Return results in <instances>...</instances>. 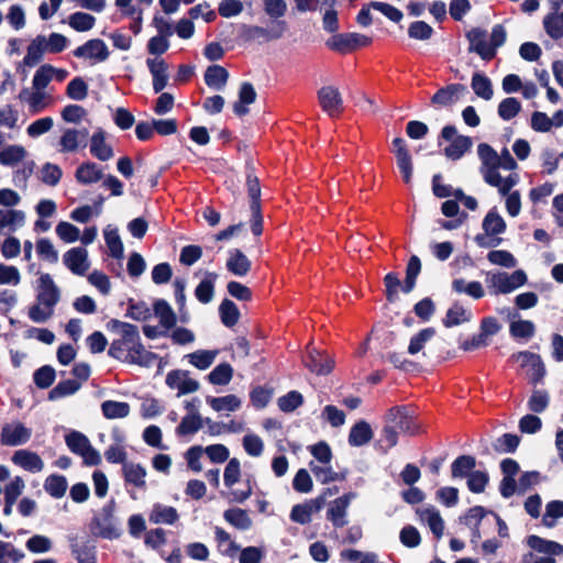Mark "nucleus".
I'll return each instance as SVG.
<instances>
[{
	"mask_svg": "<svg viewBox=\"0 0 563 563\" xmlns=\"http://www.w3.org/2000/svg\"><path fill=\"white\" fill-rule=\"evenodd\" d=\"M229 78L227 69L220 65L209 66L205 73V81L209 88L222 90Z\"/></svg>",
	"mask_w": 563,
	"mask_h": 563,
	"instance_id": "nucleus-40",
	"label": "nucleus"
},
{
	"mask_svg": "<svg viewBox=\"0 0 563 563\" xmlns=\"http://www.w3.org/2000/svg\"><path fill=\"white\" fill-rule=\"evenodd\" d=\"M71 552L78 563H96L95 548L87 543H73Z\"/></svg>",
	"mask_w": 563,
	"mask_h": 563,
	"instance_id": "nucleus-62",
	"label": "nucleus"
},
{
	"mask_svg": "<svg viewBox=\"0 0 563 563\" xmlns=\"http://www.w3.org/2000/svg\"><path fill=\"white\" fill-rule=\"evenodd\" d=\"M471 87L477 97L484 100H490L493 98V85L486 75L482 73H475L472 77Z\"/></svg>",
	"mask_w": 563,
	"mask_h": 563,
	"instance_id": "nucleus-48",
	"label": "nucleus"
},
{
	"mask_svg": "<svg viewBox=\"0 0 563 563\" xmlns=\"http://www.w3.org/2000/svg\"><path fill=\"white\" fill-rule=\"evenodd\" d=\"M95 16L85 12H75L68 18L69 26L78 32H86L91 30L95 25Z\"/></svg>",
	"mask_w": 563,
	"mask_h": 563,
	"instance_id": "nucleus-58",
	"label": "nucleus"
},
{
	"mask_svg": "<svg viewBox=\"0 0 563 563\" xmlns=\"http://www.w3.org/2000/svg\"><path fill=\"white\" fill-rule=\"evenodd\" d=\"M107 329L115 334L108 350V355L120 362L135 364L139 366H152L158 356L146 350L142 344L140 332L136 325L111 319Z\"/></svg>",
	"mask_w": 563,
	"mask_h": 563,
	"instance_id": "nucleus-1",
	"label": "nucleus"
},
{
	"mask_svg": "<svg viewBox=\"0 0 563 563\" xmlns=\"http://www.w3.org/2000/svg\"><path fill=\"white\" fill-rule=\"evenodd\" d=\"M514 358L520 364L530 383L538 384L543 379L545 366L540 355L523 351L514 355Z\"/></svg>",
	"mask_w": 563,
	"mask_h": 563,
	"instance_id": "nucleus-9",
	"label": "nucleus"
},
{
	"mask_svg": "<svg viewBox=\"0 0 563 563\" xmlns=\"http://www.w3.org/2000/svg\"><path fill=\"white\" fill-rule=\"evenodd\" d=\"M219 313L222 323L228 328L234 327L240 318V311L236 305L229 299H224L221 302L219 307Z\"/></svg>",
	"mask_w": 563,
	"mask_h": 563,
	"instance_id": "nucleus-54",
	"label": "nucleus"
},
{
	"mask_svg": "<svg viewBox=\"0 0 563 563\" xmlns=\"http://www.w3.org/2000/svg\"><path fill=\"white\" fill-rule=\"evenodd\" d=\"M305 365L317 375H327L333 369L334 361L317 350H310Z\"/></svg>",
	"mask_w": 563,
	"mask_h": 563,
	"instance_id": "nucleus-25",
	"label": "nucleus"
},
{
	"mask_svg": "<svg viewBox=\"0 0 563 563\" xmlns=\"http://www.w3.org/2000/svg\"><path fill=\"white\" fill-rule=\"evenodd\" d=\"M60 299V290L48 273L40 274L36 287V301L54 307Z\"/></svg>",
	"mask_w": 563,
	"mask_h": 563,
	"instance_id": "nucleus-12",
	"label": "nucleus"
},
{
	"mask_svg": "<svg viewBox=\"0 0 563 563\" xmlns=\"http://www.w3.org/2000/svg\"><path fill=\"white\" fill-rule=\"evenodd\" d=\"M153 309L159 324L170 331L175 327L177 319L169 303L164 299H158L154 302Z\"/></svg>",
	"mask_w": 563,
	"mask_h": 563,
	"instance_id": "nucleus-42",
	"label": "nucleus"
},
{
	"mask_svg": "<svg viewBox=\"0 0 563 563\" xmlns=\"http://www.w3.org/2000/svg\"><path fill=\"white\" fill-rule=\"evenodd\" d=\"M287 30L286 21H276L273 23L272 29L268 31L262 26L257 25H244V37L247 41H253L260 37L269 40H278L280 38Z\"/></svg>",
	"mask_w": 563,
	"mask_h": 563,
	"instance_id": "nucleus-18",
	"label": "nucleus"
},
{
	"mask_svg": "<svg viewBox=\"0 0 563 563\" xmlns=\"http://www.w3.org/2000/svg\"><path fill=\"white\" fill-rule=\"evenodd\" d=\"M218 354L219 350H197L187 354L185 357L194 367L206 371L213 364Z\"/></svg>",
	"mask_w": 563,
	"mask_h": 563,
	"instance_id": "nucleus-37",
	"label": "nucleus"
},
{
	"mask_svg": "<svg viewBox=\"0 0 563 563\" xmlns=\"http://www.w3.org/2000/svg\"><path fill=\"white\" fill-rule=\"evenodd\" d=\"M373 438L371 426L366 421L355 423L349 434V443L352 446H362L368 443Z\"/></svg>",
	"mask_w": 563,
	"mask_h": 563,
	"instance_id": "nucleus-44",
	"label": "nucleus"
},
{
	"mask_svg": "<svg viewBox=\"0 0 563 563\" xmlns=\"http://www.w3.org/2000/svg\"><path fill=\"white\" fill-rule=\"evenodd\" d=\"M92 531L95 534L106 539H114L119 537V529L110 509L104 508L101 517L95 518L92 521Z\"/></svg>",
	"mask_w": 563,
	"mask_h": 563,
	"instance_id": "nucleus-21",
	"label": "nucleus"
},
{
	"mask_svg": "<svg viewBox=\"0 0 563 563\" xmlns=\"http://www.w3.org/2000/svg\"><path fill=\"white\" fill-rule=\"evenodd\" d=\"M465 91L466 87L464 85L451 84L439 89L433 95L431 102L437 107H448L457 102Z\"/></svg>",
	"mask_w": 563,
	"mask_h": 563,
	"instance_id": "nucleus-23",
	"label": "nucleus"
},
{
	"mask_svg": "<svg viewBox=\"0 0 563 563\" xmlns=\"http://www.w3.org/2000/svg\"><path fill=\"white\" fill-rule=\"evenodd\" d=\"M63 263L73 274L84 276L90 267L88 251L81 246L73 247L63 255Z\"/></svg>",
	"mask_w": 563,
	"mask_h": 563,
	"instance_id": "nucleus-15",
	"label": "nucleus"
},
{
	"mask_svg": "<svg viewBox=\"0 0 563 563\" xmlns=\"http://www.w3.org/2000/svg\"><path fill=\"white\" fill-rule=\"evenodd\" d=\"M320 509L318 500H310L306 504L296 505L290 512V519L295 522L305 525L311 521L312 514Z\"/></svg>",
	"mask_w": 563,
	"mask_h": 563,
	"instance_id": "nucleus-45",
	"label": "nucleus"
},
{
	"mask_svg": "<svg viewBox=\"0 0 563 563\" xmlns=\"http://www.w3.org/2000/svg\"><path fill=\"white\" fill-rule=\"evenodd\" d=\"M130 405L124 401L106 400L101 404L102 415L107 419H122L130 415Z\"/></svg>",
	"mask_w": 563,
	"mask_h": 563,
	"instance_id": "nucleus-49",
	"label": "nucleus"
},
{
	"mask_svg": "<svg viewBox=\"0 0 563 563\" xmlns=\"http://www.w3.org/2000/svg\"><path fill=\"white\" fill-rule=\"evenodd\" d=\"M213 533L218 552L223 556H235L236 553L240 551V547L233 540L232 536L219 526H216L213 528Z\"/></svg>",
	"mask_w": 563,
	"mask_h": 563,
	"instance_id": "nucleus-27",
	"label": "nucleus"
},
{
	"mask_svg": "<svg viewBox=\"0 0 563 563\" xmlns=\"http://www.w3.org/2000/svg\"><path fill=\"white\" fill-rule=\"evenodd\" d=\"M506 222L496 208L490 209L483 219L482 228L484 234L475 238L476 243L482 247H493L500 244V238H494L506 231Z\"/></svg>",
	"mask_w": 563,
	"mask_h": 563,
	"instance_id": "nucleus-4",
	"label": "nucleus"
},
{
	"mask_svg": "<svg viewBox=\"0 0 563 563\" xmlns=\"http://www.w3.org/2000/svg\"><path fill=\"white\" fill-rule=\"evenodd\" d=\"M123 477L126 484L144 490L146 488V470L141 464L125 462L122 466Z\"/></svg>",
	"mask_w": 563,
	"mask_h": 563,
	"instance_id": "nucleus-28",
	"label": "nucleus"
},
{
	"mask_svg": "<svg viewBox=\"0 0 563 563\" xmlns=\"http://www.w3.org/2000/svg\"><path fill=\"white\" fill-rule=\"evenodd\" d=\"M80 388V383L74 379H66L59 382L48 395L51 400L59 399L69 395L75 394Z\"/></svg>",
	"mask_w": 563,
	"mask_h": 563,
	"instance_id": "nucleus-59",
	"label": "nucleus"
},
{
	"mask_svg": "<svg viewBox=\"0 0 563 563\" xmlns=\"http://www.w3.org/2000/svg\"><path fill=\"white\" fill-rule=\"evenodd\" d=\"M262 5L265 14L276 21L285 16L288 10L286 0H262Z\"/></svg>",
	"mask_w": 563,
	"mask_h": 563,
	"instance_id": "nucleus-55",
	"label": "nucleus"
},
{
	"mask_svg": "<svg viewBox=\"0 0 563 563\" xmlns=\"http://www.w3.org/2000/svg\"><path fill=\"white\" fill-rule=\"evenodd\" d=\"M233 377V367L229 363L217 365L208 375V380L212 385H228Z\"/></svg>",
	"mask_w": 563,
	"mask_h": 563,
	"instance_id": "nucleus-52",
	"label": "nucleus"
},
{
	"mask_svg": "<svg viewBox=\"0 0 563 563\" xmlns=\"http://www.w3.org/2000/svg\"><path fill=\"white\" fill-rule=\"evenodd\" d=\"M24 553L12 543L0 541V563H19Z\"/></svg>",
	"mask_w": 563,
	"mask_h": 563,
	"instance_id": "nucleus-63",
	"label": "nucleus"
},
{
	"mask_svg": "<svg viewBox=\"0 0 563 563\" xmlns=\"http://www.w3.org/2000/svg\"><path fill=\"white\" fill-rule=\"evenodd\" d=\"M472 319L470 310L460 303H453L446 311L442 322L445 328H452L468 322Z\"/></svg>",
	"mask_w": 563,
	"mask_h": 563,
	"instance_id": "nucleus-43",
	"label": "nucleus"
},
{
	"mask_svg": "<svg viewBox=\"0 0 563 563\" xmlns=\"http://www.w3.org/2000/svg\"><path fill=\"white\" fill-rule=\"evenodd\" d=\"M545 33L554 41L563 37V20L559 11L552 10L543 18Z\"/></svg>",
	"mask_w": 563,
	"mask_h": 563,
	"instance_id": "nucleus-47",
	"label": "nucleus"
},
{
	"mask_svg": "<svg viewBox=\"0 0 563 563\" xmlns=\"http://www.w3.org/2000/svg\"><path fill=\"white\" fill-rule=\"evenodd\" d=\"M372 38L360 33H338L327 40L329 49L340 54H347L357 48L368 46Z\"/></svg>",
	"mask_w": 563,
	"mask_h": 563,
	"instance_id": "nucleus-7",
	"label": "nucleus"
},
{
	"mask_svg": "<svg viewBox=\"0 0 563 563\" xmlns=\"http://www.w3.org/2000/svg\"><path fill=\"white\" fill-rule=\"evenodd\" d=\"M227 268L235 276H245L251 269V261L239 249L229 252Z\"/></svg>",
	"mask_w": 563,
	"mask_h": 563,
	"instance_id": "nucleus-32",
	"label": "nucleus"
},
{
	"mask_svg": "<svg viewBox=\"0 0 563 563\" xmlns=\"http://www.w3.org/2000/svg\"><path fill=\"white\" fill-rule=\"evenodd\" d=\"M441 136L450 142L444 148V154L452 161L462 158L473 146L472 137L459 135L454 125H445L441 131Z\"/></svg>",
	"mask_w": 563,
	"mask_h": 563,
	"instance_id": "nucleus-6",
	"label": "nucleus"
},
{
	"mask_svg": "<svg viewBox=\"0 0 563 563\" xmlns=\"http://www.w3.org/2000/svg\"><path fill=\"white\" fill-rule=\"evenodd\" d=\"M207 404L217 412H234L238 411L241 406V399L235 395H227L222 397H207Z\"/></svg>",
	"mask_w": 563,
	"mask_h": 563,
	"instance_id": "nucleus-36",
	"label": "nucleus"
},
{
	"mask_svg": "<svg viewBox=\"0 0 563 563\" xmlns=\"http://www.w3.org/2000/svg\"><path fill=\"white\" fill-rule=\"evenodd\" d=\"M477 155L481 161L479 173L484 181L497 188L499 195L508 194L519 183L517 173H511L506 177L499 173V169L512 172L518 168L517 162L507 147L497 153L489 144L481 143L477 146Z\"/></svg>",
	"mask_w": 563,
	"mask_h": 563,
	"instance_id": "nucleus-2",
	"label": "nucleus"
},
{
	"mask_svg": "<svg viewBox=\"0 0 563 563\" xmlns=\"http://www.w3.org/2000/svg\"><path fill=\"white\" fill-rule=\"evenodd\" d=\"M146 66L153 77V90L158 93L168 84V65L159 57L147 58Z\"/></svg>",
	"mask_w": 563,
	"mask_h": 563,
	"instance_id": "nucleus-22",
	"label": "nucleus"
},
{
	"mask_svg": "<svg viewBox=\"0 0 563 563\" xmlns=\"http://www.w3.org/2000/svg\"><path fill=\"white\" fill-rule=\"evenodd\" d=\"M467 37L470 40V52H475L484 60H490L495 57V52H493V46H490L489 38L484 30L473 29Z\"/></svg>",
	"mask_w": 563,
	"mask_h": 563,
	"instance_id": "nucleus-19",
	"label": "nucleus"
},
{
	"mask_svg": "<svg viewBox=\"0 0 563 563\" xmlns=\"http://www.w3.org/2000/svg\"><path fill=\"white\" fill-rule=\"evenodd\" d=\"M476 464L475 457L471 455L459 456L451 465V474L453 478L467 477L474 470Z\"/></svg>",
	"mask_w": 563,
	"mask_h": 563,
	"instance_id": "nucleus-50",
	"label": "nucleus"
},
{
	"mask_svg": "<svg viewBox=\"0 0 563 563\" xmlns=\"http://www.w3.org/2000/svg\"><path fill=\"white\" fill-rule=\"evenodd\" d=\"M11 460L15 465L31 473H38L44 468V462L40 455L29 450L15 451Z\"/></svg>",
	"mask_w": 563,
	"mask_h": 563,
	"instance_id": "nucleus-24",
	"label": "nucleus"
},
{
	"mask_svg": "<svg viewBox=\"0 0 563 563\" xmlns=\"http://www.w3.org/2000/svg\"><path fill=\"white\" fill-rule=\"evenodd\" d=\"M309 467L317 478L322 484H327L330 482H334L339 478V475L332 466L329 464H317L316 462L311 461L309 463Z\"/></svg>",
	"mask_w": 563,
	"mask_h": 563,
	"instance_id": "nucleus-57",
	"label": "nucleus"
},
{
	"mask_svg": "<svg viewBox=\"0 0 563 563\" xmlns=\"http://www.w3.org/2000/svg\"><path fill=\"white\" fill-rule=\"evenodd\" d=\"M90 152L96 158L103 162L113 156L111 146L106 143L103 132L99 131L91 136Z\"/></svg>",
	"mask_w": 563,
	"mask_h": 563,
	"instance_id": "nucleus-46",
	"label": "nucleus"
},
{
	"mask_svg": "<svg viewBox=\"0 0 563 563\" xmlns=\"http://www.w3.org/2000/svg\"><path fill=\"white\" fill-rule=\"evenodd\" d=\"M420 521L429 527L435 539H441L444 532V520L440 511L433 506H423L417 509Z\"/></svg>",
	"mask_w": 563,
	"mask_h": 563,
	"instance_id": "nucleus-20",
	"label": "nucleus"
},
{
	"mask_svg": "<svg viewBox=\"0 0 563 563\" xmlns=\"http://www.w3.org/2000/svg\"><path fill=\"white\" fill-rule=\"evenodd\" d=\"M487 511L482 506L471 508L463 517L460 518L461 523L473 529L472 542L475 543L481 539V533L477 529L479 522L486 516Z\"/></svg>",
	"mask_w": 563,
	"mask_h": 563,
	"instance_id": "nucleus-39",
	"label": "nucleus"
},
{
	"mask_svg": "<svg viewBox=\"0 0 563 563\" xmlns=\"http://www.w3.org/2000/svg\"><path fill=\"white\" fill-rule=\"evenodd\" d=\"M388 421L397 431L405 433H415L417 430V426L415 420L409 417L404 409L393 408L389 410Z\"/></svg>",
	"mask_w": 563,
	"mask_h": 563,
	"instance_id": "nucleus-29",
	"label": "nucleus"
},
{
	"mask_svg": "<svg viewBox=\"0 0 563 563\" xmlns=\"http://www.w3.org/2000/svg\"><path fill=\"white\" fill-rule=\"evenodd\" d=\"M102 168L96 163H84L81 164L75 174L78 183L82 185H90L99 181L102 178Z\"/></svg>",
	"mask_w": 563,
	"mask_h": 563,
	"instance_id": "nucleus-41",
	"label": "nucleus"
},
{
	"mask_svg": "<svg viewBox=\"0 0 563 563\" xmlns=\"http://www.w3.org/2000/svg\"><path fill=\"white\" fill-rule=\"evenodd\" d=\"M73 54L78 58L92 60V63H102L108 59L110 53L102 40L92 38L78 46Z\"/></svg>",
	"mask_w": 563,
	"mask_h": 563,
	"instance_id": "nucleus-14",
	"label": "nucleus"
},
{
	"mask_svg": "<svg viewBox=\"0 0 563 563\" xmlns=\"http://www.w3.org/2000/svg\"><path fill=\"white\" fill-rule=\"evenodd\" d=\"M89 132L82 129H66L59 140V152H76L80 147H86Z\"/></svg>",
	"mask_w": 563,
	"mask_h": 563,
	"instance_id": "nucleus-17",
	"label": "nucleus"
},
{
	"mask_svg": "<svg viewBox=\"0 0 563 563\" xmlns=\"http://www.w3.org/2000/svg\"><path fill=\"white\" fill-rule=\"evenodd\" d=\"M26 156V151L21 145H9L0 151V164L4 166H14L22 162Z\"/></svg>",
	"mask_w": 563,
	"mask_h": 563,
	"instance_id": "nucleus-53",
	"label": "nucleus"
},
{
	"mask_svg": "<svg viewBox=\"0 0 563 563\" xmlns=\"http://www.w3.org/2000/svg\"><path fill=\"white\" fill-rule=\"evenodd\" d=\"M104 240L110 255L114 258H121L123 256V244L118 231L115 229L107 228L104 230Z\"/></svg>",
	"mask_w": 563,
	"mask_h": 563,
	"instance_id": "nucleus-60",
	"label": "nucleus"
},
{
	"mask_svg": "<svg viewBox=\"0 0 563 563\" xmlns=\"http://www.w3.org/2000/svg\"><path fill=\"white\" fill-rule=\"evenodd\" d=\"M203 420L200 416L186 415L176 428L177 435L195 434L202 427Z\"/></svg>",
	"mask_w": 563,
	"mask_h": 563,
	"instance_id": "nucleus-56",
	"label": "nucleus"
},
{
	"mask_svg": "<svg viewBox=\"0 0 563 563\" xmlns=\"http://www.w3.org/2000/svg\"><path fill=\"white\" fill-rule=\"evenodd\" d=\"M68 449L82 457L87 465H98L101 462L99 452L92 448L89 439L79 431H71L65 437Z\"/></svg>",
	"mask_w": 563,
	"mask_h": 563,
	"instance_id": "nucleus-5",
	"label": "nucleus"
},
{
	"mask_svg": "<svg viewBox=\"0 0 563 563\" xmlns=\"http://www.w3.org/2000/svg\"><path fill=\"white\" fill-rule=\"evenodd\" d=\"M486 283L492 294H510L527 283V275L521 269L510 274L507 272H489L486 275Z\"/></svg>",
	"mask_w": 563,
	"mask_h": 563,
	"instance_id": "nucleus-3",
	"label": "nucleus"
},
{
	"mask_svg": "<svg viewBox=\"0 0 563 563\" xmlns=\"http://www.w3.org/2000/svg\"><path fill=\"white\" fill-rule=\"evenodd\" d=\"M18 99L27 106L29 113L38 114L54 104V97L49 91L34 88H23Z\"/></svg>",
	"mask_w": 563,
	"mask_h": 563,
	"instance_id": "nucleus-8",
	"label": "nucleus"
},
{
	"mask_svg": "<svg viewBox=\"0 0 563 563\" xmlns=\"http://www.w3.org/2000/svg\"><path fill=\"white\" fill-rule=\"evenodd\" d=\"M218 279V274L213 272H207L202 280L198 284L195 289V296L201 303H209L213 299L214 285Z\"/></svg>",
	"mask_w": 563,
	"mask_h": 563,
	"instance_id": "nucleus-35",
	"label": "nucleus"
},
{
	"mask_svg": "<svg viewBox=\"0 0 563 563\" xmlns=\"http://www.w3.org/2000/svg\"><path fill=\"white\" fill-rule=\"evenodd\" d=\"M521 110V103L514 97H508L501 100L498 106V115L505 120L509 121L514 119Z\"/></svg>",
	"mask_w": 563,
	"mask_h": 563,
	"instance_id": "nucleus-61",
	"label": "nucleus"
},
{
	"mask_svg": "<svg viewBox=\"0 0 563 563\" xmlns=\"http://www.w3.org/2000/svg\"><path fill=\"white\" fill-rule=\"evenodd\" d=\"M148 519L154 525H174L179 520V514L176 508L156 503L153 505Z\"/></svg>",
	"mask_w": 563,
	"mask_h": 563,
	"instance_id": "nucleus-26",
	"label": "nucleus"
},
{
	"mask_svg": "<svg viewBox=\"0 0 563 563\" xmlns=\"http://www.w3.org/2000/svg\"><path fill=\"white\" fill-rule=\"evenodd\" d=\"M224 520L238 530H249L253 521L247 511L241 508H230L223 512Z\"/></svg>",
	"mask_w": 563,
	"mask_h": 563,
	"instance_id": "nucleus-38",
	"label": "nucleus"
},
{
	"mask_svg": "<svg viewBox=\"0 0 563 563\" xmlns=\"http://www.w3.org/2000/svg\"><path fill=\"white\" fill-rule=\"evenodd\" d=\"M356 498V493L344 494L332 500L327 509V519L331 521L333 527L342 528L347 525V509L353 499Z\"/></svg>",
	"mask_w": 563,
	"mask_h": 563,
	"instance_id": "nucleus-10",
	"label": "nucleus"
},
{
	"mask_svg": "<svg viewBox=\"0 0 563 563\" xmlns=\"http://www.w3.org/2000/svg\"><path fill=\"white\" fill-rule=\"evenodd\" d=\"M67 487V479L63 475H49L44 482L45 492L54 498H62L65 495Z\"/></svg>",
	"mask_w": 563,
	"mask_h": 563,
	"instance_id": "nucleus-51",
	"label": "nucleus"
},
{
	"mask_svg": "<svg viewBox=\"0 0 563 563\" xmlns=\"http://www.w3.org/2000/svg\"><path fill=\"white\" fill-rule=\"evenodd\" d=\"M318 101L321 109L330 117L335 118L343 111V99L338 88L324 86L318 90Z\"/></svg>",
	"mask_w": 563,
	"mask_h": 563,
	"instance_id": "nucleus-11",
	"label": "nucleus"
},
{
	"mask_svg": "<svg viewBox=\"0 0 563 563\" xmlns=\"http://www.w3.org/2000/svg\"><path fill=\"white\" fill-rule=\"evenodd\" d=\"M25 223V213L16 209H0V232H14Z\"/></svg>",
	"mask_w": 563,
	"mask_h": 563,
	"instance_id": "nucleus-31",
	"label": "nucleus"
},
{
	"mask_svg": "<svg viewBox=\"0 0 563 563\" xmlns=\"http://www.w3.org/2000/svg\"><path fill=\"white\" fill-rule=\"evenodd\" d=\"M527 544L537 552L544 553L549 556L563 555V545L551 540L542 539L538 536H530Z\"/></svg>",
	"mask_w": 563,
	"mask_h": 563,
	"instance_id": "nucleus-33",
	"label": "nucleus"
},
{
	"mask_svg": "<svg viewBox=\"0 0 563 563\" xmlns=\"http://www.w3.org/2000/svg\"><path fill=\"white\" fill-rule=\"evenodd\" d=\"M166 385L178 390V396L195 393L199 389V383L191 378L189 372L181 369L170 371L166 376Z\"/></svg>",
	"mask_w": 563,
	"mask_h": 563,
	"instance_id": "nucleus-16",
	"label": "nucleus"
},
{
	"mask_svg": "<svg viewBox=\"0 0 563 563\" xmlns=\"http://www.w3.org/2000/svg\"><path fill=\"white\" fill-rule=\"evenodd\" d=\"M45 53H47V51L44 45V35H37L30 42L26 54L22 60V66L29 68L36 66L42 60Z\"/></svg>",
	"mask_w": 563,
	"mask_h": 563,
	"instance_id": "nucleus-30",
	"label": "nucleus"
},
{
	"mask_svg": "<svg viewBox=\"0 0 563 563\" xmlns=\"http://www.w3.org/2000/svg\"><path fill=\"white\" fill-rule=\"evenodd\" d=\"M32 435V430L23 423L15 421L7 423L1 429L0 441L3 445L18 446L26 443Z\"/></svg>",
	"mask_w": 563,
	"mask_h": 563,
	"instance_id": "nucleus-13",
	"label": "nucleus"
},
{
	"mask_svg": "<svg viewBox=\"0 0 563 563\" xmlns=\"http://www.w3.org/2000/svg\"><path fill=\"white\" fill-rule=\"evenodd\" d=\"M256 99V91L252 84L243 82L239 90V100L233 104V111L236 115L243 117L249 113V104Z\"/></svg>",
	"mask_w": 563,
	"mask_h": 563,
	"instance_id": "nucleus-34",
	"label": "nucleus"
},
{
	"mask_svg": "<svg viewBox=\"0 0 563 563\" xmlns=\"http://www.w3.org/2000/svg\"><path fill=\"white\" fill-rule=\"evenodd\" d=\"M561 517H563V501L553 500L547 505L542 522L544 526L552 528Z\"/></svg>",
	"mask_w": 563,
	"mask_h": 563,
	"instance_id": "nucleus-64",
	"label": "nucleus"
}]
</instances>
